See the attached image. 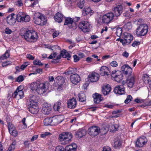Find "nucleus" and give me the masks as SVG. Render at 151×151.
I'll list each match as a JSON object with an SVG mask.
<instances>
[{"label": "nucleus", "mask_w": 151, "mask_h": 151, "mask_svg": "<svg viewBox=\"0 0 151 151\" xmlns=\"http://www.w3.org/2000/svg\"><path fill=\"white\" fill-rule=\"evenodd\" d=\"M93 97L94 98V101L95 103L99 104L103 100V98L101 97V95L97 93L93 94Z\"/></svg>", "instance_id": "27"}, {"label": "nucleus", "mask_w": 151, "mask_h": 151, "mask_svg": "<svg viewBox=\"0 0 151 151\" xmlns=\"http://www.w3.org/2000/svg\"><path fill=\"white\" fill-rule=\"evenodd\" d=\"M99 75L96 73H91L88 76V80L91 82H96L99 80Z\"/></svg>", "instance_id": "18"}, {"label": "nucleus", "mask_w": 151, "mask_h": 151, "mask_svg": "<svg viewBox=\"0 0 151 151\" xmlns=\"http://www.w3.org/2000/svg\"><path fill=\"white\" fill-rule=\"evenodd\" d=\"M61 54L63 58H67V60H69L71 56L70 54L66 52L65 50H63L61 52Z\"/></svg>", "instance_id": "36"}, {"label": "nucleus", "mask_w": 151, "mask_h": 151, "mask_svg": "<svg viewBox=\"0 0 151 151\" xmlns=\"http://www.w3.org/2000/svg\"><path fill=\"white\" fill-rule=\"evenodd\" d=\"M123 76L121 71H118L115 76H113V77L114 78L115 81L117 82H119L123 79Z\"/></svg>", "instance_id": "30"}, {"label": "nucleus", "mask_w": 151, "mask_h": 151, "mask_svg": "<svg viewBox=\"0 0 151 151\" xmlns=\"http://www.w3.org/2000/svg\"><path fill=\"white\" fill-rule=\"evenodd\" d=\"M93 10L91 9L90 7H88L86 8L85 10V12L86 14H90V15L92 14L93 12Z\"/></svg>", "instance_id": "50"}, {"label": "nucleus", "mask_w": 151, "mask_h": 151, "mask_svg": "<svg viewBox=\"0 0 151 151\" xmlns=\"http://www.w3.org/2000/svg\"><path fill=\"white\" fill-rule=\"evenodd\" d=\"M54 19L56 21L60 23L62 22L63 19V17L61 14L58 12L54 16Z\"/></svg>", "instance_id": "31"}, {"label": "nucleus", "mask_w": 151, "mask_h": 151, "mask_svg": "<svg viewBox=\"0 0 151 151\" xmlns=\"http://www.w3.org/2000/svg\"><path fill=\"white\" fill-rule=\"evenodd\" d=\"M142 80L145 83H148L149 77L147 75L144 74Z\"/></svg>", "instance_id": "48"}, {"label": "nucleus", "mask_w": 151, "mask_h": 151, "mask_svg": "<svg viewBox=\"0 0 151 151\" xmlns=\"http://www.w3.org/2000/svg\"><path fill=\"white\" fill-rule=\"evenodd\" d=\"M58 84L62 85L64 82V79L61 76H58L55 79Z\"/></svg>", "instance_id": "33"}, {"label": "nucleus", "mask_w": 151, "mask_h": 151, "mask_svg": "<svg viewBox=\"0 0 151 151\" xmlns=\"http://www.w3.org/2000/svg\"><path fill=\"white\" fill-rule=\"evenodd\" d=\"M135 81V78L133 76H128L126 79V83L128 87L132 88L133 87Z\"/></svg>", "instance_id": "13"}, {"label": "nucleus", "mask_w": 151, "mask_h": 151, "mask_svg": "<svg viewBox=\"0 0 151 151\" xmlns=\"http://www.w3.org/2000/svg\"><path fill=\"white\" fill-rule=\"evenodd\" d=\"M99 127L93 126L89 128L88 130V133L91 136H95L97 135L100 132Z\"/></svg>", "instance_id": "9"}, {"label": "nucleus", "mask_w": 151, "mask_h": 151, "mask_svg": "<svg viewBox=\"0 0 151 151\" xmlns=\"http://www.w3.org/2000/svg\"><path fill=\"white\" fill-rule=\"evenodd\" d=\"M10 134L13 136L16 137L17 135V131L15 129L12 130L11 132V133Z\"/></svg>", "instance_id": "56"}, {"label": "nucleus", "mask_w": 151, "mask_h": 151, "mask_svg": "<svg viewBox=\"0 0 151 151\" xmlns=\"http://www.w3.org/2000/svg\"><path fill=\"white\" fill-rule=\"evenodd\" d=\"M34 16L33 19L36 24L42 26L46 24L47 20L44 15L39 13H36Z\"/></svg>", "instance_id": "3"}, {"label": "nucleus", "mask_w": 151, "mask_h": 151, "mask_svg": "<svg viewBox=\"0 0 151 151\" xmlns=\"http://www.w3.org/2000/svg\"><path fill=\"white\" fill-rule=\"evenodd\" d=\"M50 134V132H46L44 133L43 134H42L41 135V137L42 138H44L45 137L49 135Z\"/></svg>", "instance_id": "60"}, {"label": "nucleus", "mask_w": 151, "mask_h": 151, "mask_svg": "<svg viewBox=\"0 0 151 151\" xmlns=\"http://www.w3.org/2000/svg\"><path fill=\"white\" fill-rule=\"evenodd\" d=\"M124 28L127 31H129L132 28V25L130 22H128L124 27Z\"/></svg>", "instance_id": "45"}, {"label": "nucleus", "mask_w": 151, "mask_h": 151, "mask_svg": "<svg viewBox=\"0 0 151 151\" xmlns=\"http://www.w3.org/2000/svg\"><path fill=\"white\" fill-rule=\"evenodd\" d=\"M148 27L145 24H140L136 29V33L137 36H144L147 33Z\"/></svg>", "instance_id": "5"}, {"label": "nucleus", "mask_w": 151, "mask_h": 151, "mask_svg": "<svg viewBox=\"0 0 151 151\" xmlns=\"http://www.w3.org/2000/svg\"><path fill=\"white\" fill-rule=\"evenodd\" d=\"M147 142V139L145 137H140L137 139V141L136 142V146L137 147H142Z\"/></svg>", "instance_id": "15"}, {"label": "nucleus", "mask_w": 151, "mask_h": 151, "mask_svg": "<svg viewBox=\"0 0 151 151\" xmlns=\"http://www.w3.org/2000/svg\"><path fill=\"white\" fill-rule=\"evenodd\" d=\"M58 84L62 85L64 82V79L61 76H58L55 79Z\"/></svg>", "instance_id": "35"}, {"label": "nucleus", "mask_w": 151, "mask_h": 151, "mask_svg": "<svg viewBox=\"0 0 151 151\" xmlns=\"http://www.w3.org/2000/svg\"><path fill=\"white\" fill-rule=\"evenodd\" d=\"M70 80L73 83L76 84L80 81V77L78 75L75 74L70 76Z\"/></svg>", "instance_id": "24"}, {"label": "nucleus", "mask_w": 151, "mask_h": 151, "mask_svg": "<svg viewBox=\"0 0 151 151\" xmlns=\"http://www.w3.org/2000/svg\"><path fill=\"white\" fill-rule=\"evenodd\" d=\"M55 151H65L64 148L62 146H58L56 148Z\"/></svg>", "instance_id": "53"}, {"label": "nucleus", "mask_w": 151, "mask_h": 151, "mask_svg": "<svg viewBox=\"0 0 151 151\" xmlns=\"http://www.w3.org/2000/svg\"><path fill=\"white\" fill-rule=\"evenodd\" d=\"M52 117L47 118H45L44 121V125L45 126H48L49 125H52Z\"/></svg>", "instance_id": "37"}, {"label": "nucleus", "mask_w": 151, "mask_h": 151, "mask_svg": "<svg viewBox=\"0 0 151 151\" xmlns=\"http://www.w3.org/2000/svg\"><path fill=\"white\" fill-rule=\"evenodd\" d=\"M135 101L137 103L144 102V100L139 99H135Z\"/></svg>", "instance_id": "63"}, {"label": "nucleus", "mask_w": 151, "mask_h": 151, "mask_svg": "<svg viewBox=\"0 0 151 151\" xmlns=\"http://www.w3.org/2000/svg\"><path fill=\"white\" fill-rule=\"evenodd\" d=\"M16 143V141H13L12 144L10 145L8 148V151H14L15 148Z\"/></svg>", "instance_id": "42"}, {"label": "nucleus", "mask_w": 151, "mask_h": 151, "mask_svg": "<svg viewBox=\"0 0 151 151\" xmlns=\"http://www.w3.org/2000/svg\"><path fill=\"white\" fill-rule=\"evenodd\" d=\"M132 99V97L131 95H128L127 96L126 99L125 100L124 103L126 104H128L131 101Z\"/></svg>", "instance_id": "52"}, {"label": "nucleus", "mask_w": 151, "mask_h": 151, "mask_svg": "<svg viewBox=\"0 0 151 151\" xmlns=\"http://www.w3.org/2000/svg\"><path fill=\"white\" fill-rule=\"evenodd\" d=\"M16 143V141H13L12 144L10 145L8 148V151H14L15 148Z\"/></svg>", "instance_id": "43"}, {"label": "nucleus", "mask_w": 151, "mask_h": 151, "mask_svg": "<svg viewBox=\"0 0 151 151\" xmlns=\"http://www.w3.org/2000/svg\"><path fill=\"white\" fill-rule=\"evenodd\" d=\"M84 0H79L77 4L78 6L81 9H82L84 6Z\"/></svg>", "instance_id": "46"}, {"label": "nucleus", "mask_w": 151, "mask_h": 151, "mask_svg": "<svg viewBox=\"0 0 151 151\" xmlns=\"http://www.w3.org/2000/svg\"><path fill=\"white\" fill-rule=\"evenodd\" d=\"M52 125H55L61 122L64 120V116L63 115H56L52 117Z\"/></svg>", "instance_id": "11"}, {"label": "nucleus", "mask_w": 151, "mask_h": 151, "mask_svg": "<svg viewBox=\"0 0 151 151\" xmlns=\"http://www.w3.org/2000/svg\"><path fill=\"white\" fill-rule=\"evenodd\" d=\"M10 56V51L7 50L4 54L2 56L0 57V59L1 60H3L8 58Z\"/></svg>", "instance_id": "39"}, {"label": "nucleus", "mask_w": 151, "mask_h": 151, "mask_svg": "<svg viewBox=\"0 0 151 151\" xmlns=\"http://www.w3.org/2000/svg\"><path fill=\"white\" fill-rule=\"evenodd\" d=\"M111 90V87L109 85H105L102 87V93L104 95H106L109 93Z\"/></svg>", "instance_id": "25"}, {"label": "nucleus", "mask_w": 151, "mask_h": 151, "mask_svg": "<svg viewBox=\"0 0 151 151\" xmlns=\"http://www.w3.org/2000/svg\"><path fill=\"white\" fill-rule=\"evenodd\" d=\"M58 84L62 85L64 82V79L61 76H58L55 79Z\"/></svg>", "instance_id": "34"}, {"label": "nucleus", "mask_w": 151, "mask_h": 151, "mask_svg": "<svg viewBox=\"0 0 151 151\" xmlns=\"http://www.w3.org/2000/svg\"><path fill=\"white\" fill-rule=\"evenodd\" d=\"M24 36L27 41L32 42L33 40H36L37 35V33L33 30L27 31L24 34Z\"/></svg>", "instance_id": "4"}, {"label": "nucleus", "mask_w": 151, "mask_h": 151, "mask_svg": "<svg viewBox=\"0 0 151 151\" xmlns=\"http://www.w3.org/2000/svg\"><path fill=\"white\" fill-rule=\"evenodd\" d=\"M116 33L117 36H120L122 33V29L120 28L117 29Z\"/></svg>", "instance_id": "55"}, {"label": "nucleus", "mask_w": 151, "mask_h": 151, "mask_svg": "<svg viewBox=\"0 0 151 151\" xmlns=\"http://www.w3.org/2000/svg\"><path fill=\"white\" fill-rule=\"evenodd\" d=\"M5 33L7 34H10L12 32V31L9 28L7 27L5 30Z\"/></svg>", "instance_id": "57"}, {"label": "nucleus", "mask_w": 151, "mask_h": 151, "mask_svg": "<svg viewBox=\"0 0 151 151\" xmlns=\"http://www.w3.org/2000/svg\"><path fill=\"white\" fill-rule=\"evenodd\" d=\"M123 7L121 5H118L112 9V12H109L104 15L101 17L103 23L108 24L113 20H116L123 12Z\"/></svg>", "instance_id": "1"}, {"label": "nucleus", "mask_w": 151, "mask_h": 151, "mask_svg": "<svg viewBox=\"0 0 151 151\" xmlns=\"http://www.w3.org/2000/svg\"><path fill=\"white\" fill-rule=\"evenodd\" d=\"M86 134V131L85 129H80L78 130L76 134V136L78 138H81L85 136Z\"/></svg>", "instance_id": "28"}, {"label": "nucleus", "mask_w": 151, "mask_h": 151, "mask_svg": "<svg viewBox=\"0 0 151 151\" xmlns=\"http://www.w3.org/2000/svg\"><path fill=\"white\" fill-rule=\"evenodd\" d=\"M53 109L55 111H57L60 112L61 111L63 107L61 102L58 101L55 103L53 106Z\"/></svg>", "instance_id": "29"}, {"label": "nucleus", "mask_w": 151, "mask_h": 151, "mask_svg": "<svg viewBox=\"0 0 151 151\" xmlns=\"http://www.w3.org/2000/svg\"><path fill=\"white\" fill-rule=\"evenodd\" d=\"M121 70L124 74L128 75L129 76H131V73L132 71V69L131 67L128 65L125 64L121 67Z\"/></svg>", "instance_id": "16"}, {"label": "nucleus", "mask_w": 151, "mask_h": 151, "mask_svg": "<svg viewBox=\"0 0 151 151\" xmlns=\"http://www.w3.org/2000/svg\"><path fill=\"white\" fill-rule=\"evenodd\" d=\"M77 101L75 99L73 98L69 99L67 101V105L68 107L70 109H74L76 106Z\"/></svg>", "instance_id": "21"}, {"label": "nucleus", "mask_w": 151, "mask_h": 151, "mask_svg": "<svg viewBox=\"0 0 151 151\" xmlns=\"http://www.w3.org/2000/svg\"><path fill=\"white\" fill-rule=\"evenodd\" d=\"M16 19L19 22H28L30 20V17L22 12H19L16 16Z\"/></svg>", "instance_id": "6"}, {"label": "nucleus", "mask_w": 151, "mask_h": 151, "mask_svg": "<svg viewBox=\"0 0 151 151\" xmlns=\"http://www.w3.org/2000/svg\"><path fill=\"white\" fill-rule=\"evenodd\" d=\"M33 63L34 65H38L39 66H42L43 65V63L41 62V61L38 60H34L33 61Z\"/></svg>", "instance_id": "51"}, {"label": "nucleus", "mask_w": 151, "mask_h": 151, "mask_svg": "<svg viewBox=\"0 0 151 151\" xmlns=\"http://www.w3.org/2000/svg\"><path fill=\"white\" fill-rule=\"evenodd\" d=\"M114 91L116 94H123L125 93V88L122 85L118 86L115 88Z\"/></svg>", "instance_id": "17"}, {"label": "nucleus", "mask_w": 151, "mask_h": 151, "mask_svg": "<svg viewBox=\"0 0 151 151\" xmlns=\"http://www.w3.org/2000/svg\"><path fill=\"white\" fill-rule=\"evenodd\" d=\"M78 97L79 101L81 102L85 101L86 100L85 95L83 93H81L78 94Z\"/></svg>", "instance_id": "40"}, {"label": "nucleus", "mask_w": 151, "mask_h": 151, "mask_svg": "<svg viewBox=\"0 0 151 151\" xmlns=\"http://www.w3.org/2000/svg\"><path fill=\"white\" fill-rule=\"evenodd\" d=\"M51 110L52 108L50 104L45 103L43 104L42 111L44 114L45 115L49 114L50 113Z\"/></svg>", "instance_id": "12"}, {"label": "nucleus", "mask_w": 151, "mask_h": 151, "mask_svg": "<svg viewBox=\"0 0 151 151\" xmlns=\"http://www.w3.org/2000/svg\"><path fill=\"white\" fill-rule=\"evenodd\" d=\"M90 24L87 21H82L78 24V27L84 32L89 31Z\"/></svg>", "instance_id": "8"}, {"label": "nucleus", "mask_w": 151, "mask_h": 151, "mask_svg": "<svg viewBox=\"0 0 151 151\" xmlns=\"http://www.w3.org/2000/svg\"><path fill=\"white\" fill-rule=\"evenodd\" d=\"M11 63V62L10 61H6L3 62L2 63V66L3 67L9 65Z\"/></svg>", "instance_id": "58"}, {"label": "nucleus", "mask_w": 151, "mask_h": 151, "mask_svg": "<svg viewBox=\"0 0 151 151\" xmlns=\"http://www.w3.org/2000/svg\"><path fill=\"white\" fill-rule=\"evenodd\" d=\"M140 44L139 42L134 41L132 44V46L134 47H136Z\"/></svg>", "instance_id": "61"}, {"label": "nucleus", "mask_w": 151, "mask_h": 151, "mask_svg": "<svg viewBox=\"0 0 151 151\" xmlns=\"http://www.w3.org/2000/svg\"><path fill=\"white\" fill-rule=\"evenodd\" d=\"M39 83H33L30 85V88L32 91L35 90L37 92L38 88Z\"/></svg>", "instance_id": "38"}, {"label": "nucleus", "mask_w": 151, "mask_h": 151, "mask_svg": "<svg viewBox=\"0 0 151 151\" xmlns=\"http://www.w3.org/2000/svg\"><path fill=\"white\" fill-rule=\"evenodd\" d=\"M64 25H67L70 28L75 29L77 27V25L76 22L73 21L71 18L67 17L66 19L64 24Z\"/></svg>", "instance_id": "10"}, {"label": "nucleus", "mask_w": 151, "mask_h": 151, "mask_svg": "<svg viewBox=\"0 0 151 151\" xmlns=\"http://www.w3.org/2000/svg\"><path fill=\"white\" fill-rule=\"evenodd\" d=\"M100 75L102 76H108L110 75V73L108 68L106 66H103L101 67L100 70Z\"/></svg>", "instance_id": "23"}, {"label": "nucleus", "mask_w": 151, "mask_h": 151, "mask_svg": "<svg viewBox=\"0 0 151 151\" xmlns=\"http://www.w3.org/2000/svg\"><path fill=\"white\" fill-rule=\"evenodd\" d=\"M29 111L33 114H36L38 113L39 109L37 104H33L28 105Z\"/></svg>", "instance_id": "22"}, {"label": "nucleus", "mask_w": 151, "mask_h": 151, "mask_svg": "<svg viewBox=\"0 0 151 151\" xmlns=\"http://www.w3.org/2000/svg\"><path fill=\"white\" fill-rule=\"evenodd\" d=\"M117 63L116 61H113L110 63L111 65L113 67H116L117 66Z\"/></svg>", "instance_id": "62"}, {"label": "nucleus", "mask_w": 151, "mask_h": 151, "mask_svg": "<svg viewBox=\"0 0 151 151\" xmlns=\"http://www.w3.org/2000/svg\"><path fill=\"white\" fill-rule=\"evenodd\" d=\"M37 93L39 94H42L46 91L45 84L44 83H39Z\"/></svg>", "instance_id": "26"}, {"label": "nucleus", "mask_w": 151, "mask_h": 151, "mask_svg": "<svg viewBox=\"0 0 151 151\" xmlns=\"http://www.w3.org/2000/svg\"><path fill=\"white\" fill-rule=\"evenodd\" d=\"M73 58L74 61L75 62H77L80 59V58L79 57L77 56V55H73Z\"/></svg>", "instance_id": "59"}, {"label": "nucleus", "mask_w": 151, "mask_h": 151, "mask_svg": "<svg viewBox=\"0 0 151 151\" xmlns=\"http://www.w3.org/2000/svg\"><path fill=\"white\" fill-rule=\"evenodd\" d=\"M119 125L117 124H114L112 125L110 127V131L112 132H114L118 130Z\"/></svg>", "instance_id": "41"}, {"label": "nucleus", "mask_w": 151, "mask_h": 151, "mask_svg": "<svg viewBox=\"0 0 151 151\" xmlns=\"http://www.w3.org/2000/svg\"><path fill=\"white\" fill-rule=\"evenodd\" d=\"M24 80L23 76L22 75H20L17 78L16 81L18 82H20L23 81Z\"/></svg>", "instance_id": "54"}, {"label": "nucleus", "mask_w": 151, "mask_h": 151, "mask_svg": "<svg viewBox=\"0 0 151 151\" xmlns=\"http://www.w3.org/2000/svg\"><path fill=\"white\" fill-rule=\"evenodd\" d=\"M114 146L115 148L119 147L121 145V142L120 140L115 141L114 142Z\"/></svg>", "instance_id": "49"}, {"label": "nucleus", "mask_w": 151, "mask_h": 151, "mask_svg": "<svg viewBox=\"0 0 151 151\" xmlns=\"http://www.w3.org/2000/svg\"><path fill=\"white\" fill-rule=\"evenodd\" d=\"M16 16L13 13L9 15L6 17L7 23L10 25H13L16 22Z\"/></svg>", "instance_id": "14"}, {"label": "nucleus", "mask_w": 151, "mask_h": 151, "mask_svg": "<svg viewBox=\"0 0 151 151\" xmlns=\"http://www.w3.org/2000/svg\"><path fill=\"white\" fill-rule=\"evenodd\" d=\"M72 135L70 133L63 132L60 134L58 137V140L62 145H65L71 141Z\"/></svg>", "instance_id": "2"}, {"label": "nucleus", "mask_w": 151, "mask_h": 151, "mask_svg": "<svg viewBox=\"0 0 151 151\" xmlns=\"http://www.w3.org/2000/svg\"><path fill=\"white\" fill-rule=\"evenodd\" d=\"M102 151H111L110 148L108 146L104 147Z\"/></svg>", "instance_id": "64"}, {"label": "nucleus", "mask_w": 151, "mask_h": 151, "mask_svg": "<svg viewBox=\"0 0 151 151\" xmlns=\"http://www.w3.org/2000/svg\"><path fill=\"white\" fill-rule=\"evenodd\" d=\"M24 96V93L21 90H19V88H18L12 94V96L13 98H17L18 99L22 98Z\"/></svg>", "instance_id": "19"}, {"label": "nucleus", "mask_w": 151, "mask_h": 151, "mask_svg": "<svg viewBox=\"0 0 151 151\" xmlns=\"http://www.w3.org/2000/svg\"><path fill=\"white\" fill-rule=\"evenodd\" d=\"M77 146L75 143H72L71 145L67 146L66 147V149L68 150L67 151H76Z\"/></svg>", "instance_id": "32"}, {"label": "nucleus", "mask_w": 151, "mask_h": 151, "mask_svg": "<svg viewBox=\"0 0 151 151\" xmlns=\"http://www.w3.org/2000/svg\"><path fill=\"white\" fill-rule=\"evenodd\" d=\"M8 127L9 131L10 133L11 130L15 129V127L12 123L9 122L8 123Z\"/></svg>", "instance_id": "44"}, {"label": "nucleus", "mask_w": 151, "mask_h": 151, "mask_svg": "<svg viewBox=\"0 0 151 151\" xmlns=\"http://www.w3.org/2000/svg\"><path fill=\"white\" fill-rule=\"evenodd\" d=\"M39 99L38 96L34 95H30L29 101L27 102V104L28 105L37 104Z\"/></svg>", "instance_id": "20"}, {"label": "nucleus", "mask_w": 151, "mask_h": 151, "mask_svg": "<svg viewBox=\"0 0 151 151\" xmlns=\"http://www.w3.org/2000/svg\"><path fill=\"white\" fill-rule=\"evenodd\" d=\"M123 36L124 40L121 39L120 41L123 45H125L126 43L128 44H129L133 39L132 35L129 33L125 32Z\"/></svg>", "instance_id": "7"}, {"label": "nucleus", "mask_w": 151, "mask_h": 151, "mask_svg": "<svg viewBox=\"0 0 151 151\" xmlns=\"http://www.w3.org/2000/svg\"><path fill=\"white\" fill-rule=\"evenodd\" d=\"M76 69L75 68H69L66 72V73L69 75L72 74L75 72Z\"/></svg>", "instance_id": "47"}]
</instances>
